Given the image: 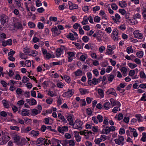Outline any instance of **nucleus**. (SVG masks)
<instances>
[{
	"label": "nucleus",
	"mask_w": 146,
	"mask_h": 146,
	"mask_svg": "<svg viewBox=\"0 0 146 146\" xmlns=\"http://www.w3.org/2000/svg\"><path fill=\"white\" fill-rule=\"evenodd\" d=\"M82 125V122L80 120L78 119L76 120L74 123H73L72 125L74 129L80 130L83 128Z\"/></svg>",
	"instance_id": "nucleus-1"
},
{
	"label": "nucleus",
	"mask_w": 146,
	"mask_h": 146,
	"mask_svg": "<svg viewBox=\"0 0 146 146\" xmlns=\"http://www.w3.org/2000/svg\"><path fill=\"white\" fill-rule=\"evenodd\" d=\"M116 48L114 45H108L105 54L108 55H112L114 53L113 50Z\"/></svg>",
	"instance_id": "nucleus-2"
},
{
	"label": "nucleus",
	"mask_w": 146,
	"mask_h": 146,
	"mask_svg": "<svg viewBox=\"0 0 146 146\" xmlns=\"http://www.w3.org/2000/svg\"><path fill=\"white\" fill-rule=\"evenodd\" d=\"M8 17L6 15L4 14L1 15L0 21L2 25L6 26L8 23Z\"/></svg>",
	"instance_id": "nucleus-3"
},
{
	"label": "nucleus",
	"mask_w": 146,
	"mask_h": 146,
	"mask_svg": "<svg viewBox=\"0 0 146 146\" xmlns=\"http://www.w3.org/2000/svg\"><path fill=\"white\" fill-rule=\"evenodd\" d=\"M81 135H84L85 139H88L90 137L92 136V133L91 131H88V130H85L80 132Z\"/></svg>",
	"instance_id": "nucleus-4"
},
{
	"label": "nucleus",
	"mask_w": 146,
	"mask_h": 146,
	"mask_svg": "<svg viewBox=\"0 0 146 146\" xmlns=\"http://www.w3.org/2000/svg\"><path fill=\"white\" fill-rule=\"evenodd\" d=\"M124 139L123 136H119L117 138L115 139H114V141L116 144L120 145H123L124 144Z\"/></svg>",
	"instance_id": "nucleus-5"
},
{
	"label": "nucleus",
	"mask_w": 146,
	"mask_h": 146,
	"mask_svg": "<svg viewBox=\"0 0 146 146\" xmlns=\"http://www.w3.org/2000/svg\"><path fill=\"white\" fill-rule=\"evenodd\" d=\"M74 92V90L68 89V91L63 94L62 96L64 97H70L72 96Z\"/></svg>",
	"instance_id": "nucleus-6"
},
{
	"label": "nucleus",
	"mask_w": 146,
	"mask_h": 146,
	"mask_svg": "<svg viewBox=\"0 0 146 146\" xmlns=\"http://www.w3.org/2000/svg\"><path fill=\"white\" fill-rule=\"evenodd\" d=\"M52 33V35L54 36H58L60 33L61 31L58 30L56 26H54L51 29Z\"/></svg>",
	"instance_id": "nucleus-7"
},
{
	"label": "nucleus",
	"mask_w": 146,
	"mask_h": 146,
	"mask_svg": "<svg viewBox=\"0 0 146 146\" xmlns=\"http://www.w3.org/2000/svg\"><path fill=\"white\" fill-rule=\"evenodd\" d=\"M14 29L16 30H19L22 31L23 29V27L22 24L19 22L15 23L13 25Z\"/></svg>",
	"instance_id": "nucleus-8"
},
{
	"label": "nucleus",
	"mask_w": 146,
	"mask_h": 146,
	"mask_svg": "<svg viewBox=\"0 0 146 146\" xmlns=\"http://www.w3.org/2000/svg\"><path fill=\"white\" fill-rule=\"evenodd\" d=\"M112 19L114 23H120V19L121 18L120 16L117 13H116L115 15V16H111Z\"/></svg>",
	"instance_id": "nucleus-9"
},
{
	"label": "nucleus",
	"mask_w": 146,
	"mask_h": 146,
	"mask_svg": "<svg viewBox=\"0 0 146 146\" xmlns=\"http://www.w3.org/2000/svg\"><path fill=\"white\" fill-rule=\"evenodd\" d=\"M139 30H136L133 32V35L135 37L140 39L143 38V34L140 33Z\"/></svg>",
	"instance_id": "nucleus-10"
},
{
	"label": "nucleus",
	"mask_w": 146,
	"mask_h": 146,
	"mask_svg": "<svg viewBox=\"0 0 146 146\" xmlns=\"http://www.w3.org/2000/svg\"><path fill=\"white\" fill-rule=\"evenodd\" d=\"M57 130L59 133L64 134V131L66 132L68 130V127L67 126H65L62 127L58 126L57 127Z\"/></svg>",
	"instance_id": "nucleus-11"
},
{
	"label": "nucleus",
	"mask_w": 146,
	"mask_h": 146,
	"mask_svg": "<svg viewBox=\"0 0 146 146\" xmlns=\"http://www.w3.org/2000/svg\"><path fill=\"white\" fill-rule=\"evenodd\" d=\"M65 48L63 46V48H57L56 50L55 53L57 57H59L62 54H63L64 53V48Z\"/></svg>",
	"instance_id": "nucleus-12"
},
{
	"label": "nucleus",
	"mask_w": 146,
	"mask_h": 146,
	"mask_svg": "<svg viewBox=\"0 0 146 146\" xmlns=\"http://www.w3.org/2000/svg\"><path fill=\"white\" fill-rule=\"evenodd\" d=\"M44 57L47 59H49L51 58H54L55 57L53 53L51 51H48L46 52L45 54L43 55Z\"/></svg>",
	"instance_id": "nucleus-13"
},
{
	"label": "nucleus",
	"mask_w": 146,
	"mask_h": 146,
	"mask_svg": "<svg viewBox=\"0 0 146 146\" xmlns=\"http://www.w3.org/2000/svg\"><path fill=\"white\" fill-rule=\"evenodd\" d=\"M106 94L107 95L111 94L115 97L117 96V95L115 90L113 88L109 89L106 92Z\"/></svg>",
	"instance_id": "nucleus-14"
},
{
	"label": "nucleus",
	"mask_w": 146,
	"mask_h": 146,
	"mask_svg": "<svg viewBox=\"0 0 146 146\" xmlns=\"http://www.w3.org/2000/svg\"><path fill=\"white\" fill-rule=\"evenodd\" d=\"M68 4L70 10L77 9L78 8V6L77 5L74 4L71 1H69Z\"/></svg>",
	"instance_id": "nucleus-15"
},
{
	"label": "nucleus",
	"mask_w": 146,
	"mask_h": 146,
	"mask_svg": "<svg viewBox=\"0 0 146 146\" xmlns=\"http://www.w3.org/2000/svg\"><path fill=\"white\" fill-rule=\"evenodd\" d=\"M45 138L40 137L38 138L36 142V144L37 146H40L44 144Z\"/></svg>",
	"instance_id": "nucleus-16"
},
{
	"label": "nucleus",
	"mask_w": 146,
	"mask_h": 146,
	"mask_svg": "<svg viewBox=\"0 0 146 146\" xmlns=\"http://www.w3.org/2000/svg\"><path fill=\"white\" fill-rule=\"evenodd\" d=\"M9 138L8 136H4L2 139H0L1 145H3L5 144L9 140Z\"/></svg>",
	"instance_id": "nucleus-17"
},
{
	"label": "nucleus",
	"mask_w": 146,
	"mask_h": 146,
	"mask_svg": "<svg viewBox=\"0 0 146 146\" xmlns=\"http://www.w3.org/2000/svg\"><path fill=\"white\" fill-rule=\"evenodd\" d=\"M110 101L113 106H117L120 107L121 106V104L119 102L115 101L112 98H111L110 99Z\"/></svg>",
	"instance_id": "nucleus-18"
},
{
	"label": "nucleus",
	"mask_w": 146,
	"mask_h": 146,
	"mask_svg": "<svg viewBox=\"0 0 146 146\" xmlns=\"http://www.w3.org/2000/svg\"><path fill=\"white\" fill-rule=\"evenodd\" d=\"M99 82L98 79L95 78H93L92 80H89L88 81V84L90 86L93 85H96Z\"/></svg>",
	"instance_id": "nucleus-19"
},
{
	"label": "nucleus",
	"mask_w": 146,
	"mask_h": 146,
	"mask_svg": "<svg viewBox=\"0 0 146 146\" xmlns=\"http://www.w3.org/2000/svg\"><path fill=\"white\" fill-rule=\"evenodd\" d=\"M64 62L65 60L62 59L59 61L53 62L51 64L52 65L51 66H55V65H62V64H64Z\"/></svg>",
	"instance_id": "nucleus-20"
},
{
	"label": "nucleus",
	"mask_w": 146,
	"mask_h": 146,
	"mask_svg": "<svg viewBox=\"0 0 146 146\" xmlns=\"http://www.w3.org/2000/svg\"><path fill=\"white\" fill-rule=\"evenodd\" d=\"M39 134V132L38 131L32 130L31 132H29V134L32 137H36Z\"/></svg>",
	"instance_id": "nucleus-21"
},
{
	"label": "nucleus",
	"mask_w": 146,
	"mask_h": 146,
	"mask_svg": "<svg viewBox=\"0 0 146 146\" xmlns=\"http://www.w3.org/2000/svg\"><path fill=\"white\" fill-rule=\"evenodd\" d=\"M21 115L23 116H29L30 115L29 110L26 109H23L21 112Z\"/></svg>",
	"instance_id": "nucleus-22"
},
{
	"label": "nucleus",
	"mask_w": 146,
	"mask_h": 146,
	"mask_svg": "<svg viewBox=\"0 0 146 146\" xmlns=\"http://www.w3.org/2000/svg\"><path fill=\"white\" fill-rule=\"evenodd\" d=\"M74 137L76 138V141L78 142H80L81 140V137L79 135V132L75 131L73 133Z\"/></svg>",
	"instance_id": "nucleus-23"
},
{
	"label": "nucleus",
	"mask_w": 146,
	"mask_h": 146,
	"mask_svg": "<svg viewBox=\"0 0 146 146\" xmlns=\"http://www.w3.org/2000/svg\"><path fill=\"white\" fill-rule=\"evenodd\" d=\"M136 129L134 128H132L131 127H129L128 130L126 131V133L127 135L131 137L132 134Z\"/></svg>",
	"instance_id": "nucleus-24"
},
{
	"label": "nucleus",
	"mask_w": 146,
	"mask_h": 146,
	"mask_svg": "<svg viewBox=\"0 0 146 146\" xmlns=\"http://www.w3.org/2000/svg\"><path fill=\"white\" fill-rule=\"evenodd\" d=\"M13 139L15 142L16 143L17 145L20 141L21 137L19 135L15 134L13 135Z\"/></svg>",
	"instance_id": "nucleus-25"
},
{
	"label": "nucleus",
	"mask_w": 146,
	"mask_h": 146,
	"mask_svg": "<svg viewBox=\"0 0 146 146\" xmlns=\"http://www.w3.org/2000/svg\"><path fill=\"white\" fill-rule=\"evenodd\" d=\"M66 37L72 40H76L77 39V38H76L74 36V35L72 33H70L68 35H67Z\"/></svg>",
	"instance_id": "nucleus-26"
},
{
	"label": "nucleus",
	"mask_w": 146,
	"mask_h": 146,
	"mask_svg": "<svg viewBox=\"0 0 146 146\" xmlns=\"http://www.w3.org/2000/svg\"><path fill=\"white\" fill-rule=\"evenodd\" d=\"M109 119L106 117H104V119L103 122V125H102V127H105L109 124Z\"/></svg>",
	"instance_id": "nucleus-27"
},
{
	"label": "nucleus",
	"mask_w": 146,
	"mask_h": 146,
	"mask_svg": "<svg viewBox=\"0 0 146 146\" xmlns=\"http://www.w3.org/2000/svg\"><path fill=\"white\" fill-rule=\"evenodd\" d=\"M2 103L4 107L6 108H8L10 107L9 102L5 99H4L2 101Z\"/></svg>",
	"instance_id": "nucleus-28"
},
{
	"label": "nucleus",
	"mask_w": 146,
	"mask_h": 146,
	"mask_svg": "<svg viewBox=\"0 0 146 146\" xmlns=\"http://www.w3.org/2000/svg\"><path fill=\"white\" fill-rule=\"evenodd\" d=\"M104 33L100 30H98L96 33H95L92 35L94 37H97L98 35L100 36H102Z\"/></svg>",
	"instance_id": "nucleus-29"
},
{
	"label": "nucleus",
	"mask_w": 146,
	"mask_h": 146,
	"mask_svg": "<svg viewBox=\"0 0 146 146\" xmlns=\"http://www.w3.org/2000/svg\"><path fill=\"white\" fill-rule=\"evenodd\" d=\"M27 143V141L25 138H22L21 141H19L17 145L19 146H23L25 145Z\"/></svg>",
	"instance_id": "nucleus-30"
},
{
	"label": "nucleus",
	"mask_w": 146,
	"mask_h": 146,
	"mask_svg": "<svg viewBox=\"0 0 146 146\" xmlns=\"http://www.w3.org/2000/svg\"><path fill=\"white\" fill-rule=\"evenodd\" d=\"M102 107L106 110H108L111 108L110 104L109 102H106L102 106Z\"/></svg>",
	"instance_id": "nucleus-31"
},
{
	"label": "nucleus",
	"mask_w": 146,
	"mask_h": 146,
	"mask_svg": "<svg viewBox=\"0 0 146 146\" xmlns=\"http://www.w3.org/2000/svg\"><path fill=\"white\" fill-rule=\"evenodd\" d=\"M119 5L121 8H124L127 5V3L123 1H119L118 2Z\"/></svg>",
	"instance_id": "nucleus-32"
},
{
	"label": "nucleus",
	"mask_w": 146,
	"mask_h": 146,
	"mask_svg": "<svg viewBox=\"0 0 146 146\" xmlns=\"http://www.w3.org/2000/svg\"><path fill=\"white\" fill-rule=\"evenodd\" d=\"M82 71L80 69H78L74 73L76 77L81 76L82 75Z\"/></svg>",
	"instance_id": "nucleus-33"
},
{
	"label": "nucleus",
	"mask_w": 146,
	"mask_h": 146,
	"mask_svg": "<svg viewBox=\"0 0 146 146\" xmlns=\"http://www.w3.org/2000/svg\"><path fill=\"white\" fill-rule=\"evenodd\" d=\"M102 130V133L103 134L106 135L109 134L110 132L109 131V129H108V126H107L106 127H104Z\"/></svg>",
	"instance_id": "nucleus-34"
},
{
	"label": "nucleus",
	"mask_w": 146,
	"mask_h": 146,
	"mask_svg": "<svg viewBox=\"0 0 146 146\" xmlns=\"http://www.w3.org/2000/svg\"><path fill=\"white\" fill-rule=\"evenodd\" d=\"M58 117L62 120V122H63L64 123H67V120L65 118L64 116L62 115L60 113L58 114Z\"/></svg>",
	"instance_id": "nucleus-35"
},
{
	"label": "nucleus",
	"mask_w": 146,
	"mask_h": 146,
	"mask_svg": "<svg viewBox=\"0 0 146 146\" xmlns=\"http://www.w3.org/2000/svg\"><path fill=\"white\" fill-rule=\"evenodd\" d=\"M79 91L82 95H84L88 94V91L87 89L84 88H80Z\"/></svg>",
	"instance_id": "nucleus-36"
},
{
	"label": "nucleus",
	"mask_w": 146,
	"mask_h": 146,
	"mask_svg": "<svg viewBox=\"0 0 146 146\" xmlns=\"http://www.w3.org/2000/svg\"><path fill=\"white\" fill-rule=\"evenodd\" d=\"M98 93L100 95V98H102L104 96V92L103 90L101 89H98Z\"/></svg>",
	"instance_id": "nucleus-37"
},
{
	"label": "nucleus",
	"mask_w": 146,
	"mask_h": 146,
	"mask_svg": "<svg viewBox=\"0 0 146 146\" xmlns=\"http://www.w3.org/2000/svg\"><path fill=\"white\" fill-rule=\"evenodd\" d=\"M135 116L137 118L139 122L143 121V120L142 119L143 118V117L140 114H135Z\"/></svg>",
	"instance_id": "nucleus-38"
},
{
	"label": "nucleus",
	"mask_w": 146,
	"mask_h": 146,
	"mask_svg": "<svg viewBox=\"0 0 146 146\" xmlns=\"http://www.w3.org/2000/svg\"><path fill=\"white\" fill-rule=\"evenodd\" d=\"M116 115L117 116H115V118L119 121L122 120L123 118V115L122 113H119L118 115L117 114Z\"/></svg>",
	"instance_id": "nucleus-39"
},
{
	"label": "nucleus",
	"mask_w": 146,
	"mask_h": 146,
	"mask_svg": "<svg viewBox=\"0 0 146 146\" xmlns=\"http://www.w3.org/2000/svg\"><path fill=\"white\" fill-rule=\"evenodd\" d=\"M67 119L69 122V125H72L73 123L72 117L71 115H69L67 117Z\"/></svg>",
	"instance_id": "nucleus-40"
},
{
	"label": "nucleus",
	"mask_w": 146,
	"mask_h": 146,
	"mask_svg": "<svg viewBox=\"0 0 146 146\" xmlns=\"http://www.w3.org/2000/svg\"><path fill=\"white\" fill-rule=\"evenodd\" d=\"M81 23L82 25H86L88 23V17L87 16H84Z\"/></svg>",
	"instance_id": "nucleus-41"
},
{
	"label": "nucleus",
	"mask_w": 146,
	"mask_h": 146,
	"mask_svg": "<svg viewBox=\"0 0 146 146\" xmlns=\"http://www.w3.org/2000/svg\"><path fill=\"white\" fill-rule=\"evenodd\" d=\"M139 75L141 78L146 80V75L143 71H141L140 72Z\"/></svg>",
	"instance_id": "nucleus-42"
},
{
	"label": "nucleus",
	"mask_w": 146,
	"mask_h": 146,
	"mask_svg": "<svg viewBox=\"0 0 146 146\" xmlns=\"http://www.w3.org/2000/svg\"><path fill=\"white\" fill-rule=\"evenodd\" d=\"M143 55V52L142 51H139L137 52L136 54V56L139 58H142Z\"/></svg>",
	"instance_id": "nucleus-43"
},
{
	"label": "nucleus",
	"mask_w": 146,
	"mask_h": 146,
	"mask_svg": "<svg viewBox=\"0 0 146 146\" xmlns=\"http://www.w3.org/2000/svg\"><path fill=\"white\" fill-rule=\"evenodd\" d=\"M31 54H29V55L32 56H35L38 54V52L36 50H33L31 52Z\"/></svg>",
	"instance_id": "nucleus-44"
},
{
	"label": "nucleus",
	"mask_w": 146,
	"mask_h": 146,
	"mask_svg": "<svg viewBox=\"0 0 146 146\" xmlns=\"http://www.w3.org/2000/svg\"><path fill=\"white\" fill-rule=\"evenodd\" d=\"M126 27L125 23H123L121 24L119 27L118 28L122 31H124L126 29Z\"/></svg>",
	"instance_id": "nucleus-45"
},
{
	"label": "nucleus",
	"mask_w": 146,
	"mask_h": 146,
	"mask_svg": "<svg viewBox=\"0 0 146 146\" xmlns=\"http://www.w3.org/2000/svg\"><path fill=\"white\" fill-rule=\"evenodd\" d=\"M31 111L32 113V115H35L40 113L38 110L36 109H31Z\"/></svg>",
	"instance_id": "nucleus-46"
},
{
	"label": "nucleus",
	"mask_w": 146,
	"mask_h": 146,
	"mask_svg": "<svg viewBox=\"0 0 146 146\" xmlns=\"http://www.w3.org/2000/svg\"><path fill=\"white\" fill-rule=\"evenodd\" d=\"M99 15L100 16H102L103 18L106 19L107 18V17L106 16V13L104 10H101L100 12Z\"/></svg>",
	"instance_id": "nucleus-47"
},
{
	"label": "nucleus",
	"mask_w": 146,
	"mask_h": 146,
	"mask_svg": "<svg viewBox=\"0 0 146 146\" xmlns=\"http://www.w3.org/2000/svg\"><path fill=\"white\" fill-rule=\"evenodd\" d=\"M141 18V15L139 13L135 14L133 16V18L135 19H140Z\"/></svg>",
	"instance_id": "nucleus-48"
},
{
	"label": "nucleus",
	"mask_w": 146,
	"mask_h": 146,
	"mask_svg": "<svg viewBox=\"0 0 146 146\" xmlns=\"http://www.w3.org/2000/svg\"><path fill=\"white\" fill-rule=\"evenodd\" d=\"M140 140L143 142L146 141V133L143 132L142 133V136Z\"/></svg>",
	"instance_id": "nucleus-49"
},
{
	"label": "nucleus",
	"mask_w": 146,
	"mask_h": 146,
	"mask_svg": "<svg viewBox=\"0 0 146 146\" xmlns=\"http://www.w3.org/2000/svg\"><path fill=\"white\" fill-rule=\"evenodd\" d=\"M126 51L128 54L132 53L133 50L131 46H129L127 48Z\"/></svg>",
	"instance_id": "nucleus-50"
},
{
	"label": "nucleus",
	"mask_w": 146,
	"mask_h": 146,
	"mask_svg": "<svg viewBox=\"0 0 146 146\" xmlns=\"http://www.w3.org/2000/svg\"><path fill=\"white\" fill-rule=\"evenodd\" d=\"M64 78L66 82L68 84L70 83L71 79L70 76L65 75L64 76Z\"/></svg>",
	"instance_id": "nucleus-51"
},
{
	"label": "nucleus",
	"mask_w": 146,
	"mask_h": 146,
	"mask_svg": "<svg viewBox=\"0 0 146 146\" xmlns=\"http://www.w3.org/2000/svg\"><path fill=\"white\" fill-rule=\"evenodd\" d=\"M23 52L24 53L29 55L30 52V49L28 47L26 46L23 48Z\"/></svg>",
	"instance_id": "nucleus-52"
},
{
	"label": "nucleus",
	"mask_w": 146,
	"mask_h": 146,
	"mask_svg": "<svg viewBox=\"0 0 146 146\" xmlns=\"http://www.w3.org/2000/svg\"><path fill=\"white\" fill-rule=\"evenodd\" d=\"M87 57V55L86 54L82 55L80 58V60L82 61H84Z\"/></svg>",
	"instance_id": "nucleus-53"
},
{
	"label": "nucleus",
	"mask_w": 146,
	"mask_h": 146,
	"mask_svg": "<svg viewBox=\"0 0 146 146\" xmlns=\"http://www.w3.org/2000/svg\"><path fill=\"white\" fill-rule=\"evenodd\" d=\"M8 74L10 77H12L14 75L13 69V68H10L9 70V71Z\"/></svg>",
	"instance_id": "nucleus-54"
},
{
	"label": "nucleus",
	"mask_w": 146,
	"mask_h": 146,
	"mask_svg": "<svg viewBox=\"0 0 146 146\" xmlns=\"http://www.w3.org/2000/svg\"><path fill=\"white\" fill-rule=\"evenodd\" d=\"M120 71L124 75L125 74V75H124V76L126 75V73L127 71V69L125 67H123L121 68L120 69Z\"/></svg>",
	"instance_id": "nucleus-55"
},
{
	"label": "nucleus",
	"mask_w": 146,
	"mask_h": 146,
	"mask_svg": "<svg viewBox=\"0 0 146 146\" xmlns=\"http://www.w3.org/2000/svg\"><path fill=\"white\" fill-rule=\"evenodd\" d=\"M28 25L30 28H35L36 26L35 24L32 22H29L28 23Z\"/></svg>",
	"instance_id": "nucleus-56"
},
{
	"label": "nucleus",
	"mask_w": 146,
	"mask_h": 146,
	"mask_svg": "<svg viewBox=\"0 0 146 146\" xmlns=\"http://www.w3.org/2000/svg\"><path fill=\"white\" fill-rule=\"evenodd\" d=\"M111 7L112 9L113 10H116L118 8L117 6L115 3H112L111 4Z\"/></svg>",
	"instance_id": "nucleus-57"
},
{
	"label": "nucleus",
	"mask_w": 146,
	"mask_h": 146,
	"mask_svg": "<svg viewBox=\"0 0 146 146\" xmlns=\"http://www.w3.org/2000/svg\"><path fill=\"white\" fill-rule=\"evenodd\" d=\"M97 119L98 121V122L99 123H101L103 121V117L102 115H98L97 116Z\"/></svg>",
	"instance_id": "nucleus-58"
},
{
	"label": "nucleus",
	"mask_w": 146,
	"mask_h": 146,
	"mask_svg": "<svg viewBox=\"0 0 146 146\" xmlns=\"http://www.w3.org/2000/svg\"><path fill=\"white\" fill-rule=\"evenodd\" d=\"M37 27L39 29H43L44 27L43 24L40 22H38L37 24Z\"/></svg>",
	"instance_id": "nucleus-59"
},
{
	"label": "nucleus",
	"mask_w": 146,
	"mask_h": 146,
	"mask_svg": "<svg viewBox=\"0 0 146 146\" xmlns=\"http://www.w3.org/2000/svg\"><path fill=\"white\" fill-rule=\"evenodd\" d=\"M100 7L99 6H96L92 8V10L94 13H96L100 10Z\"/></svg>",
	"instance_id": "nucleus-60"
},
{
	"label": "nucleus",
	"mask_w": 146,
	"mask_h": 146,
	"mask_svg": "<svg viewBox=\"0 0 146 146\" xmlns=\"http://www.w3.org/2000/svg\"><path fill=\"white\" fill-rule=\"evenodd\" d=\"M128 65L131 69H133L137 66V64L134 63H129Z\"/></svg>",
	"instance_id": "nucleus-61"
},
{
	"label": "nucleus",
	"mask_w": 146,
	"mask_h": 146,
	"mask_svg": "<svg viewBox=\"0 0 146 146\" xmlns=\"http://www.w3.org/2000/svg\"><path fill=\"white\" fill-rule=\"evenodd\" d=\"M49 19V21L51 22H52V21L55 22L57 21L58 19L56 17L50 16V17Z\"/></svg>",
	"instance_id": "nucleus-62"
},
{
	"label": "nucleus",
	"mask_w": 146,
	"mask_h": 146,
	"mask_svg": "<svg viewBox=\"0 0 146 146\" xmlns=\"http://www.w3.org/2000/svg\"><path fill=\"white\" fill-rule=\"evenodd\" d=\"M114 78V76L113 74L110 75L108 78V80L110 82H112Z\"/></svg>",
	"instance_id": "nucleus-63"
},
{
	"label": "nucleus",
	"mask_w": 146,
	"mask_h": 146,
	"mask_svg": "<svg viewBox=\"0 0 146 146\" xmlns=\"http://www.w3.org/2000/svg\"><path fill=\"white\" fill-rule=\"evenodd\" d=\"M142 15L144 19L146 20V8H144L143 9Z\"/></svg>",
	"instance_id": "nucleus-64"
}]
</instances>
